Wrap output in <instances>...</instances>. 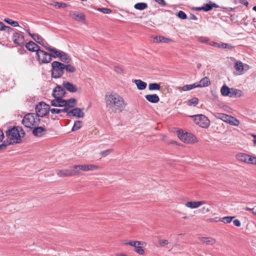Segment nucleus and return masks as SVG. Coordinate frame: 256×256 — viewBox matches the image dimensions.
I'll return each instance as SVG.
<instances>
[{
  "mask_svg": "<svg viewBox=\"0 0 256 256\" xmlns=\"http://www.w3.org/2000/svg\"><path fill=\"white\" fill-rule=\"evenodd\" d=\"M106 107L111 112H122L126 106L124 98L117 94H106L105 96Z\"/></svg>",
  "mask_w": 256,
  "mask_h": 256,
  "instance_id": "f257e3e1",
  "label": "nucleus"
},
{
  "mask_svg": "<svg viewBox=\"0 0 256 256\" xmlns=\"http://www.w3.org/2000/svg\"><path fill=\"white\" fill-rule=\"evenodd\" d=\"M24 134V132L22 127L14 126L8 129L6 132L8 145L20 143L21 138Z\"/></svg>",
  "mask_w": 256,
  "mask_h": 256,
  "instance_id": "f03ea898",
  "label": "nucleus"
},
{
  "mask_svg": "<svg viewBox=\"0 0 256 256\" xmlns=\"http://www.w3.org/2000/svg\"><path fill=\"white\" fill-rule=\"evenodd\" d=\"M40 120L35 113H28L24 116L22 124L29 128H33L40 124Z\"/></svg>",
  "mask_w": 256,
  "mask_h": 256,
  "instance_id": "7ed1b4c3",
  "label": "nucleus"
},
{
  "mask_svg": "<svg viewBox=\"0 0 256 256\" xmlns=\"http://www.w3.org/2000/svg\"><path fill=\"white\" fill-rule=\"evenodd\" d=\"M64 64L58 61H54L52 64V76L54 78L61 77L64 72Z\"/></svg>",
  "mask_w": 256,
  "mask_h": 256,
  "instance_id": "20e7f679",
  "label": "nucleus"
},
{
  "mask_svg": "<svg viewBox=\"0 0 256 256\" xmlns=\"http://www.w3.org/2000/svg\"><path fill=\"white\" fill-rule=\"evenodd\" d=\"M50 106L44 102H40L36 106V114L38 118L44 117L46 116L50 111Z\"/></svg>",
  "mask_w": 256,
  "mask_h": 256,
  "instance_id": "39448f33",
  "label": "nucleus"
},
{
  "mask_svg": "<svg viewBox=\"0 0 256 256\" xmlns=\"http://www.w3.org/2000/svg\"><path fill=\"white\" fill-rule=\"evenodd\" d=\"M178 136L182 142L188 144H193L198 141L194 135L187 132H179Z\"/></svg>",
  "mask_w": 256,
  "mask_h": 256,
  "instance_id": "423d86ee",
  "label": "nucleus"
},
{
  "mask_svg": "<svg viewBox=\"0 0 256 256\" xmlns=\"http://www.w3.org/2000/svg\"><path fill=\"white\" fill-rule=\"evenodd\" d=\"M196 124L200 127L206 128L210 125V120L207 117L203 114H198L192 116Z\"/></svg>",
  "mask_w": 256,
  "mask_h": 256,
  "instance_id": "0eeeda50",
  "label": "nucleus"
},
{
  "mask_svg": "<svg viewBox=\"0 0 256 256\" xmlns=\"http://www.w3.org/2000/svg\"><path fill=\"white\" fill-rule=\"evenodd\" d=\"M37 59L40 63L48 64L52 60V56L47 52L40 49L36 53Z\"/></svg>",
  "mask_w": 256,
  "mask_h": 256,
  "instance_id": "6e6552de",
  "label": "nucleus"
},
{
  "mask_svg": "<svg viewBox=\"0 0 256 256\" xmlns=\"http://www.w3.org/2000/svg\"><path fill=\"white\" fill-rule=\"evenodd\" d=\"M79 170H74L72 168V170H61L56 171L57 174L60 177L72 176L78 174Z\"/></svg>",
  "mask_w": 256,
  "mask_h": 256,
  "instance_id": "1a4fd4ad",
  "label": "nucleus"
},
{
  "mask_svg": "<svg viewBox=\"0 0 256 256\" xmlns=\"http://www.w3.org/2000/svg\"><path fill=\"white\" fill-rule=\"evenodd\" d=\"M74 170H82L84 172L92 171L100 168V166L94 164H84V165H74L73 166Z\"/></svg>",
  "mask_w": 256,
  "mask_h": 256,
  "instance_id": "9d476101",
  "label": "nucleus"
},
{
  "mask_svg": "<svg viewBox=\"0 0 256 256\" xmlns=\"http://www.w3.org/2000/svg\"><path fill=\"white\" fill-rule=\"evenodd\" d=\"M66 94L63 86L58 85L53 89L52 96L54 98H62Z\"/></svg>",
  "mask_w": 256,
  "mask_h": 256,
  "instance_id": "9b49d317",
  "label": "nucleus"
},
{
  "mask_svg": "<svg viewBox=\"0 0 256 256\" xmlns=\"http://www.w3.org/2000/svg\"><path fill=\"white\" fill-rule=\"evenodd\" d=\"M235 69L238 72V74H242L244 71L250 68V66L247 64H244L240 61H236L234 65Z\"/></svg>",
  "mask_w": 256,
  "mask_h": 256,
  "instance_id": "f8f14e48",
  "label": "nucleus"
},
{
  "mask_svg": "<svg viewBox=\"0 0 256 256\" xmlns=\"http://www.w3.org/2000/svg\"><path fill=\"white\" fill-rule=\"evenodd\" d=\"M12 40L14 42L19 46L24 44V36L20 33L16 32L13 34Z\"/></svg>",
  "mask_w": 256,
  "mask_h": 256,
  "instance_id": "ddd939ff",
  "label": "nucleus"
},
{
  "mask_svg": "<svg viewBox=\"0 0 256 256\" xmlns=\"http://www.w3.org/2000/svg\"><path fill=\"white\" fill-rule=\"evenodd\" d=\"M68 116L71 117L75 116L78 118H82L84 117V114L82 112V110L78 108H76L72 109L70 112H68Z\"/></svg>",
  "mask_w": 256,
  "mask_h": 256,
  "instance_id": "4468645a",
  "label": "nucleus"
},
{
  "mask_svg": "<svg viewBox=\"0 0 256 256\" xmlns=\"http://www.w3.org/2000/svg\"><path fill=\"white\" fill-rule=\"evenodd\" d=\"M62 86L64 89L72 93L76 92L78 90V88L76 85L68 81L63 82Z\"/></svg>",
  "mask_w": 256,
  "mask_h": 256,
  "instance_id": "2eb2a0df",
  "label": "nucleus"
},
{
  "mask_svg": "<svg viewBox=\"0 0 256 256\" xmlns=\"http://www.w3.org/2000/svg\"><path fill=\"white\" fill-rule=\"evenodd\" d=\"M66 104H64V109L67 110L64 112L68 114V112H70L76 105V100L74 98H71L68 100H66Z\"/></svg>",
  "mask_w": 256,
  "mask_h": 256,
  "instance_id": "dca6fc26",
  "label": "nucleus"
},
{
  "mask_svg": "<svg viewBox=\"0 0 256 256\" xmlns=\"http://www.w3.org/2000/svg\"><path fill=\"white\" fill-rule=\"evenodd\" d=\"M46 132V128L42 126H35L32 130V134L36 137H42Z\"/></svg>",
  "mask_w": 256,
  "mask_h": 256,
  "instance_id": "f3484780",
  "label": "nucleus"
},
{
  "mask_svg": "<svg viewBox=\"0 0 256 256\" xmlns=\"http://www.w3.org/2000/svg\"><path fill=\"white\" fill-rule=\"evenodd\" d=\"M207 202L205 200L196 201V202H188L185 203V206L188 208H196L201 205L206 204Z\"/></svg>",
  "mask_w": 256,
  "mask_h": 256,
  "instance_id": "a211bd4d",
  "label": "nucleus"
},
{
  "mask_svg": "<svg viewBox=\"0 0 256 256\" xmlns=\"http://www.w3.org/2000/svg\"><path fill=\"white\" fill-rule=\"evenodd\" d=\"M32 38L38 44L43 46L46 50V48H49L48 44L38 34H35L34 35L32 36Z\"/></svg>",
  "mask_w": 256,
  "mask_h": 256,
  "instance_id": "6ab92c4d",
  "label": "nucleus"
},
{
  "mask_svg": "<svg viewBox=\"0 0 256 256\" xmlns=\"http://www.w3.org/2000/svg\"><path fill=\"white\" fill-rule=\"evenodd\" d=\"M250 156V155L242 152L238 153L236 155V158L238 161L244 162L248 164Z\"/></svg>",
  "mask_w": 256,
  "mask_h": 256,
  "instance_id": "aec40b11",
  "label": "nucleus"
},
{
  "mask_svg": "<svg viewBox=\"0 0 256 256\" xmlns=\"http://www.w3.org/2000/svg\"><path fill=\"white\" fill-rule=\"evenodd\" d=\"M66 104V100H63L62 98H54L50 101V104L53 106L64 107Z\"/></svg>",
  "mask_w": 256,
  "mask_h": 256,
  "instance_id": "412c9836",
  "label": "nucleus"
},
{
  "mask_svg": "<svg viewBox=\"0 0 256 256\" xmlns=\"http://www.w3.org/2000/svg\"><path fill=\"white\" fill-rule=\"evenodd\" d=\"M234 218H235V216H225V217L220 218L218 220V218H210L208 220L210 222H212L214 221H215V222L220 221V222H224V224H230L232 222V220Z\"/></svg>",
  "mask_w": 256,
  "mask_h": 256,
  "instance_id": "4be33fe9",
  "label": "nucleus"
},
{
  "mask_svg": "<svg viewBox=\"0 0 256 256\" xmlns=\"http://www.w3.org/2000/svg\"><path fill=\"white\" fill-rule=\"evenodd\" d=\"M26 47L29 51L36 52V53L40 50V46L32 41L27 42Z\"/></svg>",
  "mask_w": 256,
  "mask_h": 256,
  "instance_id": "5701e85b",
  "label": "nucleus"
},
{
  "mask_svg": "<svg viewBox=\"0 0 256 256\" xmlns=\"http://www.w3.org/2000/svg\"><path fill=\"white\" fill-rule=\"evenodd\" d=\"M70 16L72 19L79 22H82L84 20V16L82 13L72 12L70 13Z\"/></svg>",
  "mask_w": 256,
  "mask_h": 256,
  "instance_id": "b1692460",
  "label": "nucleus"
},
{
  "mask_svg": "<svg viewBox=\"0 0 256 256\" xmlns=\"http://www.w3.org/2000/svg\"><path fill=\"white\" fill-rule=\"evenodd\" d=\"M145 244V242L142 241H138L137 244L136 246H134V252L136 253L143 255L144 254V251L142 248V246Z\"/></svg>",
  "mask_w": 256,
  "mask_h": 256,
  "instance_id": "393cba45",
  "label": "nucleus"
},
{
  "mask_svg": "<svg viewBox=\"0 0 256 256\" xmlns=\"http://www.w3.org/2000/svg\"><path fill=\"white\" fill-rule=\"evenodd\" d=\"M196 83L197 88L206 87L210 84L209 78L206 76L202 78L198 82Z\"/></svg>",
  "mask_w": 256,
  "mask_h": 256,
  "instance_id": "a878e982",
  "label": "nucleus"
},
{
  "mask_svg": "<svg viewBox=\"0 0 256 256\" xmlns=\"http://www.w3.org/2000/svg\"><path fill=\"white\" fill-rule=\"evenodd\" d=\"M145 98L150 103L156 104L160 101V98L156 94H146Z\"/></svg>",
  "mask_w": 256,
  "mask_h": 256,
  "instance_id": "bb28decb",
  "label": "nucleus"
},
{
  "mask_svg": "<svg viewBox=\"0 0 256 256\" xmlns=\"http://www.w3.org/2000/svg\"><path fill=\"white\" fill-rule=\"evenodd\" d=\"M244 94L243 92L240 90L234 88H230V98H240Z\"/></svg>",
  "mask_w": 256,
  "mask_h": 256,
  "instance_id": "cd10ccee",
  "label": "nucleus"
},
{
  "mask_svg": "<svg viewBox=\"0 0 256 256\" xmlns=\"http://www.w3.org/2000/svg\"><path fill=\"white\" fill-rule=\"evenodd\" d=\"M134 82L136 84L137 88L139 90H144L147 86V84L146 82L140 80H134Z\"/></svg>",
  "mask_w": 256,
  "mask_h": 256,
  "instance_id": "c85d7f7f",
  "label": "nucleus"
},
{
  "mask_svg": "<svg viewBox=\"0 0 256 256\" xmlns=\"http://www.w3.org/2000/svg\"><path fill=\"white\" fill-rule=\"evenodd\" d=\"M59 58L61 61L65 63H68L71 61L70 56L66 53L62 51Z\"/></svg>",
  "mask_w": 256,
  "mask_h": 256,
  "instance_id": "c756f323",
  "label": "nucleus"
},
{
  "mask_svg": "<svg viewBox=\"0 0 256 256\" xmlns=\"http://www.w3.org/2000/svg\"><path fill=\"white\" fill-rule=\"evenodd\" d=\"M46 50L52 52L54 54L51 55L52 57L54 58H60V56L62 51L58 50L55 48H52L50 47L46 48Z\"/></svg>",
  "mask_w": 256,
  "mask_h": 256,
  "instance_id": "7c9ffc66",
  "label": "nucleus"
},
{
  "mask_svg": "<svg viewBox=\"0 0 256 256\" xmlns=\"http://www.w3.org/2000/svg\"><path fill=\"white\" fill-rule=\"evenodd\" d=\"M220 92L222 96H230V88L227 86L226 84L224 85L221 89Z\"/></svg>",
  "mask_w": 256,
  "mask_h": 256,
  "instance_id": "2f4dec72",
  "label": "nucleus"
},
{
  "mask_svg": "<svg viewBox=\"0 0 256 256\" xmlns=\"http://www.w3.org/2000/svg\"><path fill=\"white\" fill-rule=\"evenodd\" d=\"M200 240L206 244L213 245L216 242V240L212 238L202 237L200 238Z\"/></svg>",
  "mask_w": 256,
  "mask_h": 256,
  "instance_id": "473e14b6",
  "label": "nucleus"
},
{
  "mask_svg": "<svg viewBox=\"0 0 256 256\" xmlns=\"http://www.w3.org/2000/svg\"><path fill=\"white\" fill-rule=\"evenodd\" d=\"M227 123L232 126H238L240 124V122L237 118L232 116H230Z\"/></svg>",
  "mask_w": 256,
  "mask_h": 256,
  "instance_id": "72a5a7b5",
  "label": "nucleus"
},
{
  "mask_svg": "<svg viewBox=\"0 0 256 256\" xmlns=\"http://www.w3.org/2000/svg\"><path fill=\"white\" fill-rule=\"evenodd\" d=\"M161 88L160 84L150 83L148 84V90H160Z\"/></svg>",
  "mask_w": 256,
  "mask_h": 256,
  "instance_id": "f704fd0d",
  "label": "nucleus"
},
{
  "mask_svg": "<svg viewBox=\"0 0 256 256\" xmlns=\"http://www.w3.org/2000/svg\"><path fill=\"white\" fill-rule=\"evenodd\" d=\"M213 8H218V6L214 3L211 4H205L202 6V10L205 12H208L212 9Z\"/></svg>",
  "mask_w": 256,
  "mask_h": 256,
  "instance_id": "c9c22d12",
  "label": "nucleus"
},
{
  "mask_svg": "<svg viewBox=\"0 0 256 256\" xmlns=\"http://www.w3.org/2000/svg\"><path fill=\"white\" fill-rule=\"evenodd\" d=\"M134 8L138 10H144L148 8V4L145 2H138L134 4Z\"/></svg>",
  "mask_w": 256,
  "mask_h": 256,
  "instance_id": "e433bc0d",
  "label": "nucleus"
},
{
  "mask_svg": "<svg viewBox=\"0 0 256 256\" xmlns=\"http://www.w3.org/2000/svg\"><path fill=\"white\" fill-rule=\"evenodd\" d=\"M196 88H197V86L195 82L193 84L184 85L182 88V90L184 91H188Z\"/></svg>",
  "mask_w": 256,
  "mask_h": 256,
  "instance_id": "4c0bfd02",
  "label": "nucleus"
},
{
  "mask_svg": "<svg viewBox=\"0 0 256 256\" xmlns=\"http://www.w3.org/2000/svg\"><path fill=\"white\" fill-rule=\"evenodd\" d=\"M82 126V122L80 120L76 121L74 124V126L72 128V131L74 132L76 131L81 128Z\"/></svg>",
  "mask_w": 256,
  "mask_h": 256,
  "instance_id": "58836bf2",
  "label": "nucleus"
},
{
  "mask_svg": "<svg viewBox=\"0 0 256 256\" xmlns=\"http://www.w3.org/2000/svg\"><path fill=\"white\" fill-rule=\"evenodd\" d=\"M230 116V115H228L225 114H218V118L226 123L228 122Z\"/></svg>",
  "mask_w": 256,
  "mask_h": 256,
  "instance_id": "ea45409f",
  "label": "nucleus"
},
{
  "mask_svg": "<svg viewBox=\"0 0 256 256\" xmlns=\"http://www.w3.org/2000/svg\"><path fill=\"white\" fill-rule=\"evenodd\" d=\"M230 116V115H228L225 114H218V118L226 123L228 122Z\"/></svg>",
  "mask_w": 256,
  "mask_h": 256,
  "instance_id": "a19ab883",
  "label": "nucleus"
},
{
  "mask_svg": "<svg viewBox=\"0 0 256 256\" xmlns=\"http://www.w3.org/2000/svg\"><path fill=\"white\" fill-rule=\"evenodd\" d=\"M198 102V99L197 98L194 97L192 99L190 100L188 102V104L190 106H196Z\"/></svg>",
  "mask_w": 256,
  "mask_h": 256,
  "instance_id": "79ce46f5",
  "label": "nucleus"
},
{
  "mask_svg": "<svg viewBox=\"0 0 256 256\" xmlns=\"http://www.w3.org/2000/svg\"><path fill=\"white\" fill-rule=\"evenodd\" d=\"M12 30V29L10 27L5 26L2 22H0V30H6L10 32Z\"/></svg>",
  "mask_w": 256,
  "mask_h": 256,
  "instance_id": "37998d69",
  "label": "nucleus"
},
{
  "mask_svg": "<svg viewBox=\"0 0 256 256\" xmlns=\"http://www.w3.org/2000/svg\"><path fill=\"white\" fill-rule=\"evenodd\" d=\"M4 21L13 26L16 27L18 26V22L14 21L11 19L5 18Z\"/></svg>",
  "mask_w": 256,
  "mask_h": 256,
  "instance_id": "c03bdc74",
  "label": "nucleus"
},
{
  "mask_svg": "<svg viewBox=\"0 0 256 256\" xmlns=\"http://www.w3.org/2000/svg\"><path fill=\"white\" fill-rule=\"evenodd\" d=\"M159 42L163 43H170L172 42L173 40L169 38H165L162 36H160L158 38Z\"/></svg>",
  "mask_w": 256,
  "mask_h": 256,
  "instance_id": "a18cd8bd",
  "label": "nucleus"
},
{
  "mask_svg": "<svg viewBox=\"0 0 256 256\" xmlns=\"http://www.w3.org/2000/svg\"><path fill=\"white\" fill-rule=\"evenodd\" d=\"M66 110H67L64 109V108H62V109L55 108H51V109L50 108V111L52 114H60L62 112H64V111H66Z\"/></svg>",
  "mask_w": 256,
  "mask_h": 256,
  "instance_id": "49530a36",
  "label": "nucleus"
},
{
  "mask_svg": "<svg viewBox=\"0 0 256 256\" xmlns=\"http://www.w3.org/2000/svg\"><path fill=\"white\" fill-rule=\"evenodd\" d=\"M66 69V70L68 72H74L76 71V68L70 65V64H68V65H65L64 64V70Z\"/></svg>",
  "mask_w": 256,
  "mask_h": 256,
  "instance_id": "de8ad7c7",
  "label": "nucleus"
},
{
  "mask_svg": "<svg viewBox=\"0 0 256 256\" xmlns=\"http://www.w3.org/2000/svg\"><path fill=\"white\" fill-rule=\"evenodd\" d=\"M114 150L112 149H108L104 151H102L100 152V154L101 156L103 157H106L112 152H113Z\"/></svg>",
  "mask_w": 256,
  "mask_h": 256,
  "instance_id": "09e8293b",
  "label": "nucleus"
},
{
  "mask_svg": "<svg viewBox=\"0 0 256 256\" xmlns=\"http://www.w3.org/2000/svg\"><path fill=\"white\" fill-rule=\"evenodd\" d=\"M219 48L232 49L233 48V46L229 44L220 43Z\"/></svg>",
  "mask_w": 256,
  "mask_h": 256,
  "instance_id": "8fccbe9b",
  "label": "nucleus"
},
{
  "mask_svg": "<svg viewBox=\"0 0 256 256\" xmlns=\"http://www.w3.org/2000/svg\"><path fill=\"white\" fill-rule=\"evenodd\" d=\"M176 16L180 18L182 20H185L187 18L186 14L182 10L179 11L177 14Z\"/></svg>",
  "mask_w": 256,
  "mask_h": 256,
  "instance_id": "3c124183",
  "label": "nucleus"
},
{
  "mask_svg": "<svg viewBox=\"0 0 256 256\" xmlns=\"http://www.w3.org/2000/svg\"><path fill=\"white\" fill-rule=\"evenodd\" d=\"M52 5L55 6L56 8H60L62 7L64 8L66 6V4L65 3H60V2H54Z\"/></svg>",
  "mask_w": 256,
  "mask_h": 256,
  "instance_id": "603ef678",
  "label": "nucleus"
},
{
  "mask_svg": "<svg viewBox=\"0 0 256 256\" xmlns=\"http://www.w3.org/2000/svg\"><path fill=\"white\" fill-rule=\"evenodd\" d=\"M98 10L104 14H110L112 12L111 10L108 8H100Z\"/></svg>",
  "mask_w": 256,
  "mask_h": 256,
  "instance_id": "864d4df0",
  "label": "nucleus"
},
{
  "mask_svg": "<svg viewBox=\"0 0 256 256\" xmlns=\"http://www.w3.org/2000/svg\"><path fill=\"white\" fill-rule=\"evenodd\" d=\"M138 241H130V242H123L124 244L126 245H129L132 246H136L137 244Z\"/></svg>",
  "mask_w": 256,
  "mask_h": 256,
  "instance_id": "5fc2aeb1",
  "label": "nucleus"
},
{
  "mask_svg": "<svg viewBox=\"0 0 256 256\" xmlns=\"http://www.w3.org/2000/svg\"><path fill=\"white\" fill-rule=\"evenodd\" d=\"M158 244L161 246H164L165 244H168V242L166 240H158Z\"/></svg>",
  "mask_w": 256,
  "mask_h": 256,
  "instance_id": "6e6d98bb",
  "label": "nucleus"
},
{
  "mask_svg": "<svg viewBox=\"0 0 256 256\" xmlns=\"http://www.w3.org/2000/svg\"><path fill=\"white\" fill-rule=\"evenodd\" d=\"M249 164L256 165V157L251 156Z\"/></svg>",
  "mask_w": 256,
  "mask_h": 256,
  "instance_id": "4d7b16f0",
  "label": "nucleus"
},
{
  "mask_svg": "<svg viewBox=\"0 0 256 256\" xmlns=\"http://www.w3.org/2000/svg\"><path fill=\"white\" fill-rule=\"evenodd\" d=\"M198 40L202 43H207L208 42V39L204 37H200L198 38Z\"/></svg>",
  "mask_w": 256,
  "mask_h": 256,
  "instance_id": "13d9d810",
  "label": "nucleus"
},
{
  "mask_svg": "<svg viewBox=\"0 0 256 256\" xmlns=\"http://www.w3.org/2000/svg\"><path fill=\"white\" fill-rule=\"evenodd\" d=\"M200 211L202 213H207L210 212V208H206V206H204L200 210Z\"/></svg>",
  "mask_w": 256,
  "mask_h": 256,
  "instance_id": "bf43d9fd",
  "label": "nucleus"
},
{
  "mask_svg": "<svg viewBox=\"0 0 256 256\" xmlns=\"http://www.w3.org/2000/svg\"><path fill=\"white\" fill-rule=\"evenodd\" d=\"M114 70L118 74H121L122 72V70L121 68L119 67V66H115L114 67Z\"/></svg>",
  "mask_w": 256,
  "mask_h": 256,
  "instance_id": "052dcab7",
  "label": "nucleus"
},
{
  "mask_svg": "<svg viewBox=\"0 0 256 256\" xmlns=\"http://www.w3.org/2000/svg\"><path fill=\"white\" fill-rule=\"evenodd\" d=\"M155 1L162 6H165L166 5L164 0H155Z\"/></svg>",
  "mask_w": 256,
  "mask_h": 256,
  "instance_id": "680f3d73",
  "label": "nucleus"
},
{
  "mask_svg": "<svg viewBox=\"0 0 256 256\" xmlns=\"http://www.w3.org/2000/svg\"><path fill=\"white\" fill-rule=\"evenodd\" d=\"M233 223L236 226L238 227L240 226L241 225V222L238 220H234L233 221Z\"/></svg>",
  "mask_w": 256,
  "mask_h": 256,
  "instance_id": "e2e57ef3",
  "label": "nucleus"
},
{
  "mask_svg": "<svg viewBox=\"0 0 256 256\" xmlns=\"http://www.w3.org/2000/svg\"><path fill=\"white\" fill-rule=\"evenodd\" d=\"M8 146V144L4 142L2 144H0V150H4Z\"/></svg>",
  "mask_w": 256,
  "mask_h": 256,
  "instance_id": "0e129e2a",
  "label": "nucleus"
},
{
  "mask_svg": "<svg viewBox=\"0 0 256 256\" xmlns=\"http://www.w3.org/2000/svg\"><path fill=\"white\" fill-rule=\"evenodd\" d=\"M210 44L216 48H220V44L216 42H212Z\"/></svg>",
  "mask_w": 256,
  "mask_h": 256,
  "instance_id": "69168bd1",
  "label": "nucleus"
},
{
  "mask_svg": "<svg viewBox=\"0 0 256 256\" xmlns=\"http://www.w3.org/2000/svg\"><path fill=\"white\" fill-rule=\"evenodd\" d=\"M4 138V134L2 130H0V142L2 141Z\"/></svg>",
  "mask_w": 256,
  "mask_h": 256,
  "instance_id": "338daca9",
  "label": "nucleus"
},
{
  "mask_svg": "<svg viewBox=\"0 0 256 256\" xmlns=\"http://www.w3.org/2000/svg\"><path fill=\"white\" fill-rule=\"evenodd\" d=\"M116 256H128L126 254L124 253H118L117 254Z\"/></svg>",
  "mask_w": 256,
  "mask_h": 256,
  "instance_id": "774afa93",
  "label": "nucleus"
}]
</instances>
